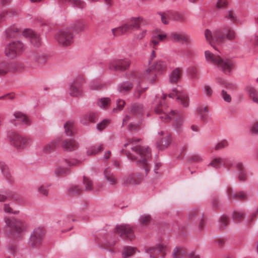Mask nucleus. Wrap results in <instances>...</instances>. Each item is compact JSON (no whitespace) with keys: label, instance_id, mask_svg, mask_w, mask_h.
Segmentation results:
<instances>
[{"label":"nucleus","instance_id":"obj_1","mask_svg":"<svg viewBox=\"0 0 258 258\" xmlns=\"http://www.w3.org/2000/svg\"><path fill=\"white\" fill-rule=\"evenodd\" d=\"M139 139H128L123 145L121 152L125 154L127 158L131 160L136 161L141 170L144 173H139L137 174H131L124 177L122 180L123 186L138 185L143 180L150 170L149 159L151 157L150 149L146 146H141L137 142Z\"/></svg>","mask_w":258,"mask_h":258},{"label":"nucleus","instance_id":"obj_2","mask_svg":"<svg viewBox=\"0 0 258 258\" xmlns=\"http://www.w3.org/2000/svg\"><path fill=\"white\" fill-rule=\"evenodd\" d=\"M166 97V95L164 94H162L161 96L159 94L156 96L152 107L154 112L159 115L160 119L164 121L168 122L175 116L177 112L174 110H171L165 104V99Z\"/></svg>","mask_w":258,"mask_h":258},{"label":"nucleus","instance_id":"obj_3","mask_svg":"<svg viewBox=\"0 0 258 258\" xmlns=\"http://www.w3.org/2000/svg\"><path fill=\"white\" fill-rule=\"evenodd\" d=\"M4 231L8 237L16 238L20 237L26 229V226L22 221L14 217H5Z\"/></svg>","mask_w":258,"mask_h":258},{"label":"nucleus","instance_id":"obj_4","mask_svg":"<svg viewBox=\"0 0 258 258\" xmlns=\"http://www.w3.org/2000/svg\"><path fill=\"white\" fill-rule=\"evenodd\" d=\"M205 56L208 63L216 66L226 74H229L234 68L233 61L228 58L221 57L218 54H214L209 50L205 52Z\"/></svg>","mask_w":258,"mask_h":258},{"label":"nucleus","instance_id":"obj_5","mask_svg":"<svg viewBox=\"0 0 258 258\" xmlns=\"http://www.w3.org/2000/svg\"><path fill=\"white\" fill-rule=\"evenodd\" d=\"M206 41L209 43L214 48L215 44H219L226 38L229 39H233L235 37V33L233 29H226L224 32L222 30L216 29L211 31L206 29L205 32Z\"/></svg>","mask_w":258,"mask_h":258},{"label":"nucleus","instance_id":"obj_6","mask_svg":"<svg viewBox=\"0 0 258 258\" xmlns=\"http://www.w3.org/2000/svg\"><path fill=\"white\" fill-rule=\"evenodd\" d=\"M84 30V26L82 24L78 23L75 27L64 28L58 32L55 38L61 45L67 46L71 45L74 42L73 32L77 33L81 32Z\"/></svg>","mask_w":258,"mask_h":258},{"label":"nucleus","instance_id":"obj_7","mask_svg":"<svg viewBox=\"0 0 258 258\" xmlns=\"http://www.w3.org/2000/svg\"><path fill=\"white\" fill-rule=\"evenodd\" d=\"M8 138L11 144L18 150L28 148L32 144V140L30 137L22 136L15 132L9 133Z\"/></svg>","mask_w":258,"mask_h":258},{"label":"nucleus","instance_id":"obj_8","mask_svg":"<svg viewBox=\"0 0 258 258\" xmlns=\"http://www.w3.org/2000/svg\"><path fill=\"white\" fill-rule=\"evenodd\" d=\"M142 21L143 18L141 17L132 18L121 26L112 29L111 30L112 34L114 36H116L123 34L130 30L139 29Z\"/></svg>","mask_w":258,"mask_h":258},{"label":"nucleus","instance_id":"obj_9","mask_svg":"<svg viewBox=\"0 0 258 258\" xmlns=\"http://www.w3.org/2000/svg\"><path fill=\"white\" fill-rule=\"evenodd\" d=\"M25 45L20 41H13L8 43L5 49L6 55L10 58L20 56L25 50Z\"/></svg>","mask_w":258,"mask_h":258},{"label":"nucleus","instance_id":"obj_10","mask_svg":"<svg viewBox=\"0 0 258 258\" xmlns=\"http://www.w3.org/2000/svg\"><path fill=\"white\" fill-rule=\"evenodd\" d=\"M170 98H174L176 97L179 104L182 105L183 107L187 108L189 105V98L187 93L184 91L181 87L177 86L172 89V93L168 95Z\"/></svg>","mask_w":258,"mask_h":258},{"label":"nucleus","instance_id":"obj_11","mask_svg":"<svg viewBox=\"0 0 258 258\" xmlns=\"http://www.w3.org/2000/svg\"><path fill=\"white\" fill-rule=\"evenodd\" d=\"M84 83V79L82 77L75 78L69 85L68 90L69 94L73 97L82 96L83 91L82 86Z\"/></svg>","mask_w":258,"mask_h":258},{"label":"nucleus","instance_id":"obj_12","mask_svg":"<svg viewBox=\"0 0 258 258\" xmlns=\"http://www.w3.org/2000/svg\"><path fill=\"white\" fill-rule=\"evenodd\" d=\"M166 250V245L159 243L154 246L146 248V252L149 255L150 258H163Z\"/></svg>","mask_w":258,"mask_h":258},{"label":"nucleus","instance_id":"obj_13","mask_svg":"<svg viewBox=\"0 0 258 258\" xmlns=\"http://www.w3.org/2000/svg\"><path fill=\"white\" fill-rule=\"evenodd\" d=\"M114 232L124 239L132 240L135 237L134 231L130 225L121 224L117 225Z\"/></svg>","mask_w":258,"mask_h":258},{"label":"nucleus","instance_id":"obj_14","mask_svg":"<svg viewBox=\"0 0 258 258\" xmlns=\"http://www.w3.org/2000/svg\"><path fill=\"white\" fill-rule=\"evenodd\" d=\"M143 108V106L140 104H134L129 109L127 114L123 119V124H126L131 118L137 119L141 117Z\"/></svg>","mask_w":258,"mask_h":258},{"label":"nucleus","instance_id":"obj_15","mask_svg":"<svg viewBox=\"0 0 258 258\" xmlns=\"http://www.w3.org/2000/svg\"><path fill=\"white\" fill-rule=\"evenodd\" d=\"M130 66V61L127 59L112 60L108 64L109 69L114 71H124Z\"/></svg>","mask_w":258,"mask_h":258},{"label":"nucleus","instance_id":"obj_16","mask_svg":"<svg viewBox=\"0 0 258 258\" xmlns=\"http://www.w3.org/2000/svg\"><path fill=\"white\" fill-rule=\"evenodd\" d=\"M232 163L233 162L228 158L215 156L211 159L209 166H211L216 169H219L222 166L230 168L232 165Z\"/></svg>","mask_w":258,"mask_h":258},{"label":"nucleus","instance_id":"obj_17","mask_svg":"<svg viewBox=\"0 0 258 258\" xmlns=\"http://www.w3.org/2000/svg\"><path fill=\"white\" fill-rule=\"evenodd\" d=\"M44 234V230L42 228H35L30 236L29 244L33 247L38 246L42 240Z\"/></svg>","mask_w":258,"mask_h":258},{"label":"nucleus","instance_id":"obj_18","mask_svg":"<svg viewBox=\"0 0 258 258\" xmlns=\"http://www.w3.org/2000/svg\"><path fill=\"white\" fill-rule=\"evenodd\" d=\"M170 39L174 42L182 43H190L192 41L190 36L186 33L181 32H172L170 34Z\"/></svg>","mask_w":258,"mask_h":258},{"label":"nucleus","instance_id":"obj_19","mask_svg":"<svg viewBox=\"0 0 258 258\" xmlns=\"http://www.w3.org/2000/svg\"><path fill=\"white\" fill-rule=\"evenodd\" d=\"M158 139L160 141L157 142V145L160 150L166 148L172 141L171 136L163 131L158 133Z\"/></svg>","mask_w":258,"mask_h":258},{"label":"nucleus","instance_id":"obj_20","mask_svg":"<svg viewBox=\"0 0 258 258\" xmlns=\"http://www.w3.org/2000/svg\"><path fill=\"white\" fill-rule=\"evenodd\" d=\"M231 167H233L236 172V176L239 181H244L247 178V174L243 167V164L239 161H234Z\"/></svg>","mask_w":258,"mask_h":258},{"label":"nucleus","instance_id":"obj_21","mask_svg":"<svg viewBox=\"0 0 258 258\" xmlns=\"http://www.w3.org/2000/svg\"><path fill=\"white\" fill-rule=\"evenodd\" d=\"M23 35L29 38L32 44L35 46H38L41 44L39 37L31 29H25L23 32Z\"/></svg>","mask_w":258,"mask_h":258},{"label":"nucleus","instance_id":"obj_22","mask_svg":"<svg viewBox=\"0 0 258 258\" xmlns=\"http://www.w3.org/2000/svg\"><path fill=\"white\" fill-rule=\"evenodd\" d=\"M103 174L105 180L108 183L109 185L114 186L117 183V179L110 167L106 168L104 170Z\"/></svg>","mask_w":258,"mask_h":258},{"label":"nucleus","instance_id":"obj_23","mask_svg":"<svg viewBox=\"0 0 258 258\" xmlns=\"http://www.w3.org/2000/svg\"><path fill=\"white\" fill-rule=\"evenodd\" d=\"M203 215L200 210L197 209H194L191 210L187 214V218L190 221H195L197 219H201V222L199 225L200 228H202V220H203Z\"/></svg>","mask_w":258,"mask_h":258},{"label":"nucleus","instance_id":"obj_24","mask_svg":"<svg viewBox=\"0 0 258 258\" xmlns=\"http://www.w3.org/2000/svg\"><path fill=\"white\" fill-rule=\"evenodd\" d=\"M226 192L229 199L242 200L247 197L245 193L241 191H234L231 187L227 188Z\"/></svg>","mask_w":258,"mask_h":258},{"label":"nucleus","instance_id":"obj_25","mask_svg":"<svg viewBox=\"0 0 258 258\" xmlns=\"http://www.w3.org/2000/svg\"><path fill=\"white\" fill-rule=\"evenodd\" d=\"M59 143V140H53L51 142L44 145L42 149V153L46 155L54 151Z\"/></svg>","mask_w":258,"mask_h":258},{"label":"nucleus","instance_id":"obj_26","mask_svg":"<svg viewBox=\"0 0 258 258\" xmlns=\"http://www.w3.org/2000/svg\"><path fill=\"white\" fill-rule=\"evenodd\" d=\"M142 79L147 81L150 83H153L156 78V75L152 68H149L142 75Z\"/></svg>","mask_w":258,"mask_h":258},{"label":"nucleus","instance_id":"obj_27","mask_svg":"<svg viewBox=\"0 0 258 258\" xmlns=\"http://www.w3.org/2000/svg\"><path fill=\"white\" fill-rule=\"evenodd\" d=\"M185 119V116L183 114L179 115L175 118L173 123V127L177 132H180L183 130Z\"/></svg>","mask_w":258,"mask_h":258},{"label":"nucleus","instance_id":"obj_28","mask_svg":"<svg viewBox=\"0 0 258 258\" xmlns=\"http://www.w3.org/2000/svg\"><path fill=\"white\" fill-rule=\"evenodd\" d=\"M103 145L101 144L91 145L86 148V154L88 156H94L103 151Z\"/></svg>","mask_w":258,"mask_h":258},{"label":"nucleus","instance_id":"obj_29","mask_svg":"<svg viewBox=\"0 0 258 258\" xmlns=\"http://www.w3.org/2000/svg\"><path fill=\"white\" fill-rule=\"evenodd\" d=\"M133 84L129 82L125 81L118 85L117 89L119 93L122 95L126 94L133 88Z\"/></svg>","mask_w":258,"mask_h":258},{"label":"nucleus","instance_id":"obj_30","mask_svg":"<svg viewBox=\"0 0 258 258\" xmlns=\"http://www.w3.org/2000/svg\"><path fill=\"white\" fill-rule=\"evenodd\" d=\"M196 112L202 121H208L210 119L208 110L205 106H200L198 107Z\"/></svg>","mask_w":258,"mask_h":258},{"label":"nucleus","instance_id":"obj_31","mask_svg":"<svg viewBox=\"0 0 258 258\" xmlns=\"http://www.w3.org/2000/svg\"><path fill=\"white\" fill-rule=\"evenodd\" d=\"M62 146L64 150L71 152L78 148V144L74 140H66L62 142Z\"/></svg>","mask_w":258,"mask_h":258},{"label":"nucleus","instance_id":"obj_32","mask_svg":"<svg viewBox=\"0 0 258 258\" xmlns=\"http://www.w3.org/2000/svg\"><path fill=\"white\" fill-rule=\"evenodd\" d=\"M151 68L155 72L161 73L166 70L167 62L164 60H158L151 66Z\"/></svg>","mask_w":258,"mask_h":258},{"label":"nucleus","instance_id":"obj_33","mask_svg":"<svg viewBox=\"0 0 258 258\" xmlns=\"http://www.w3.org/2000/svg\"><path fill=\"white\" fill-rule=\"evenodd\" d=\"M15 119L21 122L23 124L30 125L31 124L30 119L25 114L21 112H16L13 114Z\"/></svg>","mask_w":258,"mask_h":258},{"label":"nucleus","instance_id":"obj_34","mask_svg":"<svg viewBox=\"0 0 258 258\" xmlns=\"http://www.w3.org/2000/svg\"><path fill=\"white\" fill-rule=\"evenodd\" d=\"M246 90L248 92L250 98L254 103L258 105V89H256L251 86H248Z\"/></svg>","mask_w":258,"mask_h":258},{"label":"nucleus","instance_id":"obj_35","mask_svg":"<svg viewBox=\"0 0 258 258\" xmlns=\"http://www.w3.org/2000/svg\"><path fill=\"white\" fill-rule=\"evenodd\" d=\"M181 76V70L179 68H175L171 72L169 76V80L172 83L177 82Z\"/></svg>","mask_w":258,"mask_h":258},{"label":"nucleus","instance_id":"obj_36","mask_svg":"<svg viewBox=\"0 0 258 258\" xmlns=\"http://www.w3.org/2000/svg\"><path fill=\"white\" fill-rule=\"evenodd\" d=\"M137 251V249L136 247L130 246H125L122 252V257L123 258H127L131 256L134 254Z\"/></svg>","mask_w":258,"mask_h":258},{"label":"nucleus","instance_id":"obj_37","mask_svg":"<svg viewBox=\"0 0 258 258\" xmlns=\"http://www.w3.org/2000/svg\"><path fill=\"white\" fill-rule=\"evenodd\" d=\"M160 17L162 23L165 25L169 24V20L170 19V11H166L165 12H160L157 14Z\"/></svg>","mask_w":258,"mask_h":258},{"label":"nucleus","instance_id":"obj_38","mask_svg":"<svg viewBox=\"0 0 258 258\" xmlns=\"http://www.w3.org/2000/svg\"><path fill=\"white\" fill-rule=\"evenodd\" d=\"M48 58V56L44 53H37L33 56V59L39 63L45 62Z\"/></svg>","mask_w":258,"mask_h":258},{"label":"nucleus","instance_id":"obj_39","mask_svg":"<svg viewBox=\"0 0 258 258\" xmlns=\"http://www.w3.org/2000/svg\"><path fill=\"white\" fill-rule=\"evenodd\" d=\"M82 189L79 185H72L69 186L67 189L68 194L70 195L75 196L80 194Z\"/></svg>","mask_w":258,"mask_h":258},{"label":"nucleus","instance_id":"obj_40","mask_svg":"<svg viewBox=\"0 0 258 258\" xmlns=\"http://www.w3.org/2000/svg\"><path fill=\"white\" fill-rule=\"evenodd\" d=\"M185 255L184 250L181 247H176L173 251V258H182Z\"/></svg>","mask_w":258,"mask_h":258},{"label":"nucleus","instance_id":"obj_41","mask_svg":"<svg viewBox=\"0 0 258 258\" xmlns=\"http://www.w3.org/2000/svg\"><path fill=\"white\" fill-rule=\"evenodd\" d=\"M170 19L175 21H183L184 20V18L179 13L170 11Z\"/></svg>","mask_w":258,"mask_h":258},{"label":"nucleus","instance_id":"obj_42","mask_svg":"<svg viewBox=\"0 0 258 258\" xmlns=\"http://www.w3.org/2000/svg\"><path fill=\"white\" fill-rule=\"evenodd\" d=\"M65 132L67 136H72L73 135L74 125L73 122L71 121H67L64 125Z\"/></svg>","mask_w":258,"mask_h":258},{"label":"nucleus","instance_id":"obj_43","mask_svg":"<svg viewBox=\"0 0 258 258\" xmlns=\"http://www.w3.org/2000/svg\"><path fill=\"white\" fill-rule=\"evenodd\" d=\"M110 102V98L108 97L102 98L98 100V105L101 108L106 109L109 105Z\"/></svg>","mask_w":258,"mask_h":258},{"label":"nucleus","instance_id":"obj_44","mask_svg":"<svg viewBox=\"0 0 258 258\" xmlns=\"http://www.w3.org/2000/svg\"><path fill=\"white\" fill-rule=\"evenodd\" d=\"M69 169L64 168L61 166L56 167L54 170V173L58 176H61L66 174L69 172Z\"/></svg>","mask_w":258,"mask_h":258},{"label":"nucleus","instance_id":"obj_45","mask_svg":"<svg viewBox=\"0 0 258 258\" xmlns=\"http://www.w3.org/2000/svg\"><path fill=\"white\" fill-rule=\"evenodd\" d=\"M151 216L148 214H143L139 218V222L143 226L147 225L151 221Z\"/></svg>","mask_w":258,"mask_h":258},{"label":"nucleus","instance_id":"obj_46","mask_svg":"<svg viewBox=\"0 0 258 258\" xmlns=\"http://www.w3.org/2000/svg\"><path fill=\"white\" fill-rule=\"evenodd\" d=\"M83 184L86 190L90 191L93 189V183L89 177L84 176Z\"/></svg>","mask_w":258,"mask_h":258},{"label":"nucleus","instance_id":"obj_47","mask_svg":"<svg viewBox=\"0 0 258 258\" xmlns=\"http://www.w3.org/2000/svg\"><path fill=\"white\" fill-rule=\"evenodd\" d=\"M65 162L69 166H76L81 165L82 161L76 158L65 160Z\"/></svg>","mask_w":258,"mask_h":258},{"label":"nucleus","instance_id":"obj_48","mask_svg":"<svg viewBox=\"0 0 258 258\" xmlns=\"http://www.w3.org/2000/svg\"><path fill=\"white\" fill-rule=\"evenodd\" d=\"M0 170L4 176L8 177L10 175L8 166L4 161H0Z\"/></svg>","mask_w":258,"mask_h":258},{"label":"nucleus","instance_id":"obj_49","mask_svg":"<svg viewBox=\"0 0 258 258\" xmlns=\"http://www.w3.org/2000/svg\"><path fill=\"white\" fill-rule=\"evenodd\" d=\"M10 71V64L2 63L0 64V76L6 74Z\"/></svg>","mask_w":258,"mask_h":258},{"label":"nucleus","instance_id":"obj_50","mask_svg":"<svg viewBox=\"0 0 258 258\" xmlns=\"http://www.w3.org/2000/svg\"><path fill=\"white\" fill-rule=\"evenodd\" d=\"M89 87L91 90H97L103 87V85L100 84L98 80H93L90 82Z\"/></svg>","mask_w":258,"mask_h":258},{"label":"nucleus","instance_id":"obj_51","mask_svg":"<svg viewBox=\"0 0 258 258\" xmlns=\"http://www.w3.org/2000/svg\"><path fill=\"white\" fill-rule=\"evenodd\" d=\"M228 146V142L226 140H223L219 142L214 147V149L218 150L226 148Z\"/></svg>","mask_w":258,"mask_h":258},{"label":"nucleus","instance_id":"obj_52","mask_svg":"<svg viewBox=\"0 0 258 258\" xmlns=\"http://www.w3.org/2000/svg\"><path fill=\"white\" fill-rule=\"evenodd\" d=\"M243 216V213L240 211H234L233 213V218L235 222L240 220Z\"/></svg>","mask_w":258,"mask_h":258},{"label":"nucleus","instance_id":"obj_53","mask_svg":"<svg viewBox=\"0 0 258 258\" xmlns=\"http://www.w3.org/2000/svg\"><path fill=\"white\" fill-rule=\"evenodd\" d=\"M38 191L39 194L47 196L48 194V186L42 184L38 186Z\"/></svg>","mask_w":258,"mask_h":258},{"label":"nucleus","instance_id":"obj_54","mask_svg":"<svg viewBox=\"0 0 258 258\" xmlns=\"http://www.w3.org/2000/svg\"><path fill=\"white\" fill-rule=\"evenodd\" d=\"M17 29L15 28H11L6 30V35L8 38H13L15 37V33L17 32Z\"/></svg>","mask_w":258,"mask_h":258},{"label":"nucleus","instance_id":"obj_55","mask_svg":"<svg viewBox=\"0 0 258 258\" xmlns=\"http://www.w3.org/2000/svg\"><path fill=\"white\" fill-rule=\"evenodd\" d=\"M203 93L205 96L211 97L213 94V90L209 85H205L203 88Z\"/></svg>","mask_w":258,"mask_h":258},{"label":"nucleus","instance_id":"obj_56","mask_svg":"<svg viewBox=\"0 0 258 258\" xmlns=\"http://www.w3.org/2000/svg\"><path fill=\"white\" fill-rule=\"evenodd\" d=\"M70 3L72 6L79 8H82L85 6V3L81 0H71Z\"/></svg>","mask_w":258,"mask_h":258},{"label":"nucleus","instance_id":"obj_57","mask_svg":"<svg viewBox=\"0 0 258 258\" xmlns=\"http://www.w3.org/2000/svg\"><path fill=\"white\" fill-rule=\"evenodd\" d=\"M124 104L125 102L124 100L118 99L116 103V108L113 109V111L117 112L119 110H122Z\"/></svg>","mask_w":258,"mask_h":258},{"label":"nucleus","instance_id":"obj_58","mask_svg":"<svg viewBox=\"0 0 258 258\" xmlns=\"http://www.w3.org/2000/svg\"><path fill=\"white\" fill-rule=\"evenodd\" d=\"M225 17L231 21H236V17L232 10L228 11L225 15Z\"/></svg>","mask_w":258,"mask_h":258},{"label":"nucleus","instance_id":"obj_59","mask_svg":"<svg viewBox=\"0 0 258 258\" xmlns=\"http://www.w3.org/2000/svg\"><path fill=\"white\" fill-rule=\"evenodd\" d=\"M161 165L162 164L160 162H156L155 163L154 171V173L156 174L155 178L159 177L161 175V172L159 170Z\"/></svg>","mask_w":258,"mask_h":258},{"label":"nucleus","instance_id":"obj_60","mask_svg":"<svg viewBox=\"0 0 258 258\" xmlns=\"http://www.w3.org/2000/svg\"><path fill=\"white\" fill-rule=\"evenodd\" d=\"M228 5L227 0H218L216 4L217 9H223Z\"/></svg>","mask_w":258,"mask_h":258},{"label":"nucleus","instance_id":"obj_61","mask_svg":"<svg viewBox=\"0 0 258 258\" xmlns=\"http://www.w3.org/2000/svg\"><path fill=\"white\" fill-rule=\"evenodd\" d=\"M4 210L6 213H13L15 215L19 213L18 211H13L9 204H6L4 205Z\"/></svg>","mask_w":258,"mask_h":258},{"label":"nucleus","instance_id":"obj_62","mask_svg":"<svg viewBox=\"0 0 258 258\" xmlns=\"http://www.w3.org/2000/svg\"><path fill=\"white\" fill-rule=\"evenodd\" d=\"M228 218L226 216H222L220 219V223L221 224V227L222 228L225 227L227 226V223H228Z\"/></svg>","mask_w":258,"mask_h":258},{"label":"nucleus","instance_id":"obj_63","mask_svg":"<svg viewBox=\"0 0 258 258\" xmlns=\"http://www.w3.org/2000/svg\"><path fill=\"white\" fill-rule=\"evenodd\" d=\"M155 38L157 39L160 41H164L167 38V34L165 32L160 34L154 35Z\"/></svg>","mask_w":258,"mask_h":258},{"label":"nucleus","instance_id":"obj_64","mask_svg":"<svg viewBox=\"0 0 258 258\" xmlns=\"http://www.w3.org/2000/svg\"><path fill=\"white\" fill-rule=\"evenodd\" d=\"M252 133L258 135V121L253 123L250 128Z\"/></svg>","mask_w":258,"mask_h":258}]
</instances>
